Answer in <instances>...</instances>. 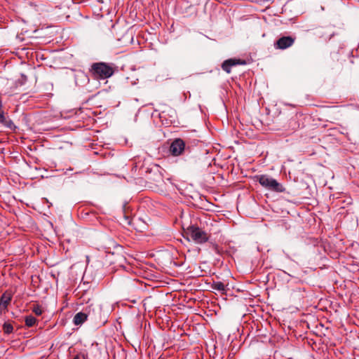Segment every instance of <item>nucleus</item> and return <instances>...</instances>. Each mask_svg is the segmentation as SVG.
<instances>
[{
  "mask_svg": "<svg viewBox=\"0 0 359 359\" xmlns=\"http://www.w3.org/2000/svg\"><path fill=\"white\" fill-rule=\"evenodd\" d=\"M90 72L94 79L101 80L111 77L114 73V69L109 64L96 62L92 65Z\"/></svg>",
  "mask_w": 359,
  "mask_h": 359,
  "instance_id": "1",
  "label": "nucleus"
},
{
  "mask_svg": "<svg viewBox=\"0 0 359 359\" xmlns=\"http://www.w3.org/2000/svg\"><path fill=\"white\" fill-rule=\"evenodd\" d=\"M259 183L268 190L282 193L285 191V187L273 178L266 175L257 176Z\"/></svg>",
  "mask_w": 359,
  "mask_h": 359,
  "instance_id": "2",
  "label": "nucleus"
},
{
  "mask_svg": "<svg viewBox=\"0 0 359 359\" xmlns=\"http://www.w3.org/2000/svg\"><path fill=\"white\" fill-rule=\"evenodd\" d=\"M186 233L197 244L205 243L210 238V235L207 232L194 225L189 226Z\"/></svg>",
  "mask_w": 359,
  "mask_h": 359,
  "instance_id": "3",
  "label": "nucleus"
},
{
  "mask_svg": "<svg viewBox=\"0 0 359 359\" xmlns=\"http://www.w3.org/2000/svg\"><path fill=\"white\" fill-rule=\"evenodd\" d=\"M295 39V37L291 36H281L275 42L274 47L280 50L288 48L294 44Z\"/></svg>",
  "mask_w": 359,
  "mask_h": 359,
  "instance_id": "4",
  "label": "nucleus"
},
{
  "mask_svg": "<svg viewBox=\"0 0 359 359\" xmlns=\"http://www.w3.org/2000/svg\"><path fill=\"white\" fill-rule=\"evenodd\" d=\"M185 149V142L180 138L173 140L170 147V152L172 156L181 155Z\"/></svg>",
  "mask_w": 359,
  "mask_h": 359,
  "instance_id": "5",
  "label": "nucleus"
},
{
  "mask_svg": "<svg viewBox=\"0 0 359 359\" xmlns=\"http://www.w3.org/2000/svg\"><path fill=\"white\" fill-rule=\"evenodd\" d=\"M242 63L243 62H241L240 60L229 59L223 62L222 65V68L224 72L229 74L231 72V69L233 66Z\"/></svg>",
  "mask_w": 359,
  "mask_h": 359,
  "instance_id": "6",
  "label": "nucleus"
},
{
  "mask_svg": "<svg viewBox=\"0 0 359 359\" xmlns=\"http://www.w3.org/2000/svg\"><path fill=\"white\" fill-rule=\"evenodd\" d=\"M6 114H0V124L7 128L14 130L15 126Z\"/></svg>",
  "mask_w": 359,
  "mask_h": 359,
  "instance_id": "7",
  "label": "nucleus"
},
{
  "mask_svg": "<svg viewBox=\"0 0 359 359\" xmlns=\"http://www.w3.org/2000/svg\"><path fill=\"white\" fill-rule=\"evenodd\" d=\"M6 114H0V124L7 128L14 130L15 126Z\"/></svg>",
  "mask_w": 359,
  "mask_h": 359,
  "instance_id": "8",
  "label": "nucleus"
},
{
  "mask_svg": "<svg viewBox=\"0 0 359 359\" xmlns=\"http://www.w3.org/2000/svg\"><path fill=\"white\" fill-rule=\"evenodd\" d=\"M12 299L11 292L6 291L1 296L0 300V307L6 309Z\"/></svg>",
  "mask_w": 359,
  "mask_h": 359,
  "instance_id": "9",
  "label": "nucleus"
},
{
  "mask_svg": "<svg viewBox=\"0 0 359 359\" xmlns=\"http://www.w3.org/2000/svg\"><path fill=\"white\" fill-rule=\"evenodd\" d=\"M87 314L83 312L77 313L74 317V323L76 325H81L87 320Z\"/></svg>",
  "mask_w": 359,
  "mask_h": 359,
  "instance_id": "10",
  "label": "nucleus"
},
{
  "mask_svg": "<svg viewBox=\"0 0 359 359\" xmlns=\"http://www.w3.org/2000/svg\"><path fill=\"white\" fill-rule=\"evenodd\" d=\"M212 288L224 293L226 290V286L220 281L214 282L212 285Z\"/></svg>",
  "mask_w": 359,
  "mask_h": 359,
  "instance_id": "11",
  "label": "nucleus"
},
{
  "mask_svg": "<svg viewBox=\"0 0 359 359\" xmlns=\"http://www.w3.org/2000/svg\"><path fill=\"white\" fill-rule=\"evenodd\" d=\"M25 325L28 327L34 326L36 323V319L32 316H27L25 319Z\"/></svg>",
  "mask_w": 359,
  "mask_h": 359,
  "instance_id": "12",
  "label": "nucleus"
},
{
  "mask_svg": "<svg viewBox=\"0 0 359 359\" xmlns=\"http://www.w3.org/2000/svg\"><path fill=\"white\" fill-rule=\"evenodd\" d=\"M3 330H4L5 334H11V333L13 332V325L10 323L6 322L3 325Z\"/></svg>",
  "mask_w": 359,
  "mask_h": 359,
  "instance_id": "13",
  "label": "nucleus"
},
{
  "mask_svg": "<svg viewBox=\"0 0 359 359\" xmlns=\"http://www.w3.org/2000/svg\"><path fill=\"white\" fill-rule=\"evenodd\" d=\"M32 311L36 315V316H41L43 313V309L41 306L39 304H34L32 307Z\"/></svg>",
  "mask_w": 359,
  "mask_h": 359,
  "instance_id": "14",
  "label": "nucleus"
},
{
  "mask_svg": "<svg viewBox=\"0 0 359 359\" xmlns=\"http://www.w3.org/2000/svg\"><path fill=\"white\" fill-rule=\"evenodd\" d=\"M88 357L87 354L80 353L77 354L73 359H86Z\"/></svg>",
  "mask_w": 359,
  "mask_h": 359,
  "instance_id": "15",
  "label": "nucleus"
},
{
  "mask_svg": "<svg viewBox=\"0 0 359 359\" xmlns=\"http://www.w3.org/2000/svg\"><path fill=\"white\" fill-rule=\"evenodd\" d=\"M156 114V116L154 117V118H158L163 124L168 126L170 123V122H168L167 121L165 123L163 122V121L162 120V118H163L162 114Z\"/></svg>",
  "mask_w": 359,
  "mask_h": 359,
  "instance_id": "16",
  "label": "nucleus"
},
{
  "mask_svg": "<svg viewBox=\"0 0 359 359\" xmlns=\"http://www.w3.org/2000/svg\"><path fill=\"white\" fill-rule=\"evenodd\" d=\"M348 111H359V106H357V105H350L348 107Z\"/></svg>",
  "mask_w": 359,
  "mask_h": 359,
  "instance_id": "17",
  "label": "nucleus"
},
{
  "mask_svg": "<svg viewBox=\"0 0 359 359\" xmlns=\"http://www.w3.org/2000/svg\"><path fill=\"white\" fill-rule=\"evenodd\" d=\"M124 218L127 220L128 224H130V219L128 216L124 215Z\"/></svg>",
  "mask_w": 359,
  "mask_h": 359,
  "instance_id": "18",
  "label": "nucleus"
},
{
  "mask_svg": "<svg viewBox=\"0 0 359 359\" xmlns=\"http://www.w3.org/2000/svg\"><path fill=\"white\" fill-rule=\"evenodd\" d=\"M332 36H334V33H332V34H330V36H329L328 39L330 40L332 38Z\"/></svg>",
  "mask_w": 359,
  "mask_h": 359,
  "instance_id": "19",
  "label": "nucleus"
}]
</instances>
